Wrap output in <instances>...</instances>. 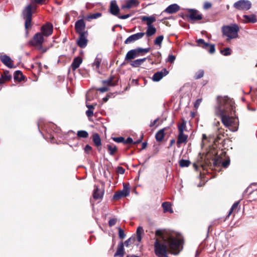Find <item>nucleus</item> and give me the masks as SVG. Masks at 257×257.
Returning <instances> with one entry per match:
<instances>
[{"label": "nucleus", "instance_id": "nucleus-1", "mask_svg": "<svg viewBox=\"0 0 257 257\" xmlns=\"http://www.w3.org/2000/svg\"><path fill=\"white\" fill-rule=\"evenodd\" d=\"M155 234L159 236L155 239L154 244V252L157 256L168 257V250H179L182 241L174 233L163 234L162 230H157Z\"/></svg>", "mask_w": 257, "mask_h": 257}, {"label": "nucleus", "instance_id": "nucleus-2", "mask_svg": "<svg viewBox=\"0 0 257 257\" xmlns=\"http://www.w3.org/2000/svg\"><path fill=\"white\" fill-rule=\"evenodd\" d=\"M214 109L216 112H235V102L233 99L227 96H217Z\"/></svg>", "mask_w": 257, "mask_h": 257}, {"label": "nucleus", "instance_id": "nucleus-3", "mask_svg": "<svg viewBox=\"0 0 257 257\" xmlns=\"http://www.w3.org/2000/svg\"><path fill=\"white\" fill-rule=\"evenodd\" d=\"M221 30L223 35L226 37L227 41L238 37V33L239 31V27L235 24L223 26Z\"/></svg>", "mask_w": 257, "mask_h": 257}, {"label": "nucleus", "instance_id": "nucleus-4", "mask_svg": "<svg viewBox=\"0 0 257 257\" xmlns=\"http://www.w3.org/2000/svg\"><path fill=\"white\" fill-rule=\"evenodd\" d=\"M223 124L227 126H230L232 127L231 131L235 132L238 129V118L235 116L230 115L229 113H219Z\"/></svg>", "mask_w": 257, "mask_h": 257}, {"label": "nucleus", "instance_id": "nucleus-5", "mask_svg": "<svg viewBox=\"0 0 257 257\" xmlns=\"http://www.w3.org/2000/svg\"><path fill=\"white\" fill-rule=\"evenodd\" d=\"M44 38L45 37L41 33H37L33 36V39L30 41V43L32 45L37 47L42 52H45L46 49H44L42 47V44L45 41Z\"/></svg>", "mask_w": 257, "mask_h": 257}, {"label": "nucleus", "instance_id": "nucleus-6", "mask_svg": "<svg viewBox=\"0 0 257 257\" xmlns=\"http://www.w3.org/2000/svg\"><path fill=\"white\" fill-rule=\"evenodd\" d=\"M149 48L144 49L142 48H138L131 50L126 53L125 59L126 60H129L134 59L136 57L139 56L141 53H147L149 51Z\"/></svg>", "mask_w": 257, "mask_h": 257}, {"label": "nucleus", "instance_id": "nucleus-7", "mask_svg": "<svg viewBox=\"0 0 257 257\" xmlns=\"http://www.w3.org/2000/svg\"><path fill=\"white\" fill-rule=\"evenodd\" d=\"M251 3L247 0H239L235 2L233 7L239 11H247L250 9Z\"/></svg>", "mask_w": 257, "mask_h": 257}, {"label": "nucleus", "instance_id": "nucleus-8", "mask_svg": "<svg viewBox=\"0 0 257 257\" xmlns=\"http://www.w3.org/2000/svg\"><path fill=\"white\" fill-rule=\"evenodd\" d=\"M23 14L26 19L25 23V27L26 30L30 28L31 27V20H32V7L31 6H28L26 7L23 11Z\"/></svg>", "mask_w": 257, "mask_h": 257}, {"label": "nucleus", "instance_id": "nucleus-9", "mask_svg": "<svg viewBox=\"0 0 257 257\" xmlns=\"http://www.w3.org/2000/svg\"><path fill=\"white\" fill-rule=\"evenodd\" d=\"M196 42L199 46L206 49L210 54L214 53L215 51L214 45H210L209 44L206 43L202 39L197 40Z\"/></svg>", "mask_w": 257, "mask_h": 257}, {"label": "nucleus", "instance_id": "nucleus-10", "mask_svg": "<svg viewBox=\"0 0 257 257\" xmlns=\"http://www.w3.org/2000/svg\"><path fill=\"white\" fill-rule=\"evenodd\" d=\"M188 12L189 14L187 15V17L192 21L200 20L202 18V15L200 14L196 10L188 9Z\"/></svg>", "mask_w": 257, "mask_h": 257}, {"label": "nucleus", "instance_id": "nucleus-11", "mask_svg": "<svg viewBox=\"0 0 257 257\" xmlns=\"http://www.w3.org/2000/svg\"><path fill=\"white\" fill-rule=\"evenodd\" d=\"M130 194V188L127 185H123V188L122 190L115 193L113 198L115 200H117L121 197H124L128 196Z\"/></svg>", "mask_w": 257, "mask_h": 257}, {"label": "nucleus", "instance_id": "nucleus-12", "mask_svg": "<svg viewBox=\"0 0 257 257\" xmlns=\"http://www.w3.org/2000/svg\"><path fill=\"white\" fill-rule=\"evenodd\" d=\"M85 24L82 19L79 20L75 23V29L76 33L79 34L87 33V31H85Z\"/></svg>", "mask_w": 257, "mask_h": 257}, {"label": "nucleus", "instance_id": "nucleus-13", "mask_svg": "<svg viewBox=\"0 0 257 257\" xmlns=\"http://www.w3.org/2000/svg\"><path fill=\"white\" fill-rule=\"evenodd\" d=\"M145 33L144 32L138 33L129 36L124 41V44H128L142 39Z\"/></svg>", "mask_w": 257, "mask_h": 257}, {"label": "nucleus", "instance_id": "nucleus-14", "mask_svg": "<svg viewBox=\"0 0 257 257\" xmlns=\"http://www.w3.org/2000/svg\"><path fill=\"white\" fill-rule=\"evenodd\" d=\"M53 30L52 25L50 23H47L41 27V32L40 33H41L45 37H47L52 34Z\"/></svg>", "mask_w": 257, "mask_h": 257}, {"label": "nucleus", "instance_id": "nucleus-15", "mask_svg": "<svg viewBox=\"0 0 257 257\" xmlns=\"http://www.w3.org/2000/svg\"><path fill=\"white\" fill-rule=\"evenodd\" d=\"M180 10V6L176 4H174L169 6L165 10H164L161 13V15H163L165 13L168 14H173L177 13Z\"/></svg>", "mask_w": 257, "mask_h": 257}, {"label": "nucleus", "instance_id": "nucleus-16", "mask_svg": "<svg viewBox=\"0 0 257 257\" xmlns=\"http://www.w3.org/2000/svg\"><path fill=\"white\" fill-rule=\"evenodd\" d=\"M87 35L88 33L79 34V38L77 40V44L80 48H83L87 46L88 42L87 39Z\"/></svg>", "mask_w": 257, "mask_h": 257}, {"label": "nucleus", "instance_id": "nucleus-17", "mask_svg": "<svg viewBox=\"0 0 257 257\" xmlns=\"http://www.w3.org/2000/svg\"><path fill=\"white\" fill-rule=\"evenodd\" d=\"M169 72L166 69H163L161 71L157 72L152 76V80L155 82L159 81L163 77L166 76Z\"/></svg>", "mask_w": 257, "mask_h": 257}, {"label": "nucleus", "instance_id": "nucleus-18", "mask_svg": "<svg viewBox=\"0 0 257 257\" xmlns=\"http://www.w3.org/2000/svg\"><path fill=\"white\" fill-rule=\"evenodd\" d=\"M141 19L142 22H146L147 27L153 26L152 24L156 21L155 15H152L150 17L143 16L141 17Z\"/></svg>", "mask_w": 257, "mask_h": 257}, {"label": "nucleus", "instance_id": "nucleus-19", "mask_svg": "<svg viewBox=\"0 0 257 257\" xmlns=\"http://www.w3.org/2000/svg\"><path fill=\"white\" fill-rule=\"evenodd\" d=\"M0 59L1 61L8 67L12 68L13 67L12 60L9 56L6 55H2L0 57Z\"/></svg>", "mask_w": 257, "mask_h": 257}, {"label": "nucleus", "instance_id": "nucleus-20", "mask_svg": "<svg viewBox=\"0 0 257 257\" xmlns=\"http://www.w3.org/2000/svg\"><path fill=\"white\" fill-rule=\"evenodd\" d=\"M124 254V244L122 242H120L117 245L116 251L114 257H123Z\"/></svg>", "mask_w": 257, "mask_h": 257}, {"label": "nucleus", "instance_id": "nucleus-21", "mask_svg": "<svg viewBox=\"0 0 257 257\" xmlns=\"http://www.w3.org/2000/svg\"><path fill=\"white\" fill-rule=\"evenodd\" d=\"M93 94V92L91 90L87 92L86 95V106L88 109L85 112H92L94 109V105L93 104H89L88 101L90 100V97Z\"/></svg>", "mask_w": 257, "mask_h": 257}, {"label": "nucleus", "instance_id": "nucleus-22", "mask_svg": "<svg viewBox=\"0 0 257 257\" xmlns=\"http://www.w3.org/2000/svg\"><path fill=\"white\" fill-rule=\"evenodd\" d=\"M110 13L115 16H116L119 12V8L116 4L115 1H112L110 3Z\"/></svg>", "mask_w": 257, "mask_h": 257}, {"label": "nucleus", "instance_id": "nucleus-23", "mask_svg": "<svg viewBox=\"0 0 257 257\" xmlns=\"http://www.w3.org/2000/svg\"><path fill=\"white\" fill-rule=\"evenodd\" d=\"M94 189L93 193V197L95 199L102 198L103 195V192L100 190L97 186H94Z\"/></svg>", "mask_w": 257, "mask_h": 257}, {"label": "nucleus", "instance_id": "nucleus-24", "mask_svg": "<svg viewBox=\"0 0 257 257\" xmlns=\"http://www.w3.org/2000/svg\"><path fill=\"white\" fill-rule=\"evenodd\" d=\"M82 62V60L80 57H78L75 58L71 64V68L73 71H75L77 68H78Z\"/></svg>", "mask_w": 257, "mask_h": 257}, {"label": "nucleus", "instance_id": "nucleus-25", "mask_svg": "<svg viewBox=\"0 0 257 257\" xmlns=\"http://www.w3.org/2000/svg\"><path fill=\"white\" fill-rule=\"evenodd\" d=\"M243 22L244 23H254L256 22V19L255 16L254 15H243Z\"/></svg>", "mask_w": 257, "mask_h": 257}, {"label": "nucleus", "instance_id": "nucleus-26", "mask_svg": "<svg viewBox=\"0 0 257 257\" xmlns=\"http://www.w3.org/2000/svg\"><path fill=\"white\" fill-rule=\"evenodd\" d=\"M138 5L137 0H127L126 4L122 6V9H130Z\"/></svg>", "mask_w": 257, "mask_h": 257}, {"label": "nucleus", "instance_id": "nucleus-27", "mask_svg": "<svg viewBox=\"0 0 257 257\" xmlns=\"http://www.w3.org/2000/svg\"><path fill=\"white\" fill-rule=\"evenodd\" d=\"M188 138V136L185 135L184 133H179L177 143V144H181L186 142Z\"/></svg>", "mask_w": 257, "mask_h": 257}, {"label": "nucleus", "instance_id": "nucleus-28", "mask_svg": "<svg viewBox=\"0 0 257 257\" xmlns=\"http://www.w3.org/2000/svg\"><path fill=\"white\" fill-rule=\"evenodd\" d=\"M166 128H164L163 129L159 130L156 133L155 135V138L158 142H161L163 140L165 136L164 132Z\"/></svg>", "mask_w": 257, "mask_h": 257}, {"label": "nucleus", "instance_id": "nucleus-29", "mask_svg": "<svg viewBox=\"0 0 257 257\" xmlns=\"http://www.w3.org/2000/svg\"><path fill=\"white\" fill-rule=\"evenodd\" d=\"M162 207L163 208L164 212L166 213L169 212L171 213L173 212V211L171 207V204L170 202H164L162 203Z\"/></svg>", "mask_w": 257, "mask_h": 257}, {"label": "nucleus", "instance_id": "nucleus-30", "mask_svg": "<svg viewBox=\"0 0 257 257\" xmlns=\"http://www.w3.org/2000/svg\"><path fill=\"white\" fill-rule=\"evenodd\" d=\"M106 148L108 149L109 155L111 156L114 155L117 151V147L113 144L107 145Z\"/></svg>", "mask_w": 257, "mask_h": 257}, {"label": "nucleus", "instance_id": "nucleus-31", "mask_svg": "<svg viewBox=\"0 0 257 257\" xmlns=\"http://www.w3.org/2000/svg\"><path fill=\"white\" fill-rule=\"evenodd\" d=\"M156 31V29L154 26L147 27L145 34H146L147 37H149L154 35Z\"/></svg>", "mask_w": 257, "mask_h": 257}, {"label": "nucleus", "instance_id": "nucleus-32", "mask_svg": "<svg viewBox=\"0 0 257 257\" xmlns=\"http://www.w3.org/2000/svg\"><path fill=\"white\" fill-rule=\"evenodd\" d=\"M146 58L138 59L133 61L131 63V65L134 67H138L140 66L144 61H145Z\"/></svg>", "mask_w": 257, "mask_h": 257}, {"label": "nucleus", "instance_id": "nucleus-33", "mask_svg": "<svg viewBox=\"0 0 257 257\" xmlns=\"http://www.w3.org/2000/svg\"><path fill=\"white\" fill-rule=\"evenodd\" d=\"M92 140L97 147L101 146V139L98 134H95L92 136Z\"/></svg>", "mask_w": 257, "mask_h": 257}, {"label": "nucleus", "instance_id": "nucleus-34", "mask_svg": "<svg viewBox=\"0 0 257 257\" xmlns=\"http://www.w3.org/2000/svg\"><path fill=\"white\" fill-rule=\"evenodd\" d=\"M144 233V230L142 226H139L137 230V239L138 242L142 240V235Z\"/></svg>", "mask_w": 257, "mask_h": 257}, {"label": "nucleus", "instance_id": "nucleus-35", "mask_svg": "<svg viewBox=\"0 0 257 257\" xmlns=\"http://www.w3.org/2000/svg\"><path fill=\"white\" fill-rule=\"evenodd\" d=\"M24 78V75H23L21 71L18 70L16 71L14 74V79L16 80H18L19 81H22Z\"/></svg>", "mask_w": 257, "mask_h": 257}, {"label": "nucleus", "instance_id": "nucleus-36", "mask_svg": "<svg viewBox=\"0 0 257 257\" xmlns=\"http://www.w3.org/2000/svg\"><path fill=\"white\" fill-rule=\"evenodd\" d=\"M4 82L10 80L12 78L11 75L9 74L8 71H5L1 77Z\"/></svg>", "mask_w": 257, "mask_h": 257}, {"label": "nucleus", "instance_id": "nucleus-37", "mask_svg": "<svg viewBox=\"0 0 257 257\" xmlns=\"http://www.w3.org/2000/svg\"><path fill=\"white\" fill-rule=\"evenodd\" d=\"M101 58L99 57L98 56H97L94 62L92 64L93 66L95 67L96 69H98L99 68L100 63L101 62Z\"/></svg>", "mask_w": 257, "mask_h": 257}, {"label": "nucleus", "instance_id": "nucleus-38", "mask_svg": "<svg viewBox=\"0 0 257 257\" xmlns=\"http://www.w3.org/2000/svg\"><path fill=\"white\" fill-rule=\"evenodd\" d=\"M190 164V162L187 160L182 159L179 161V165L181 167H187Z\"/></svg>", "mask_w": 257, "mask_h": 257}, {"label": "nucleus", "instance_id": "nucleus-39", "mask_svg": "<svg viewBox=\"0 0 257 257\" xmlns=\"http://www.w3.org/2000/svg\"><path fill=\"white\" fill-rule=\"evenodd\" d=\"M77 135L79 138H86L88 137V133L85 131H79L77 132Z\"/></svg>", "mask_w": 257, "mask_h": 257}, {"label": "nucleus", "instance_id": "nucleus-40", "mask_svg": "<svg viewBox=\"0 0 257 257\" xmlns=\"http://www.w3.org/2000/svg\"><path fill=\"white\" fill-rule=\"evenodd\" d=\"M87 115L88 118L89 120L92 122H96L98 119L96 118L95 116V113H86Z\"/></svg>", "mask_w": 257, "mask_h": 257}, {"label": "nucleus", "instance_id": "nucleus-41", "mask_svg": "<svg viewBox=\"0 0 257 257\" xmlns=\"http://www.w3.org/2000/svg\"><path fill=\"white\" fill-rule=\"evenodd\" d=\"M163 39H164V37L163 35H161V36H159V37H157L154 41L155 45L161 46L162 41L163 40Z\"/></svg>", "mask_w": 257, "mask_h": 257}, {"label": "nucleus", "instance_id": "nucleus-42", "mask_svg": "<svg viewBox=\"0 0 257 257\" xmlns=\"http://www.w3.org/2000/svg\"><path fill=\"white\" fill-rule=\"evenodd\" d=\"M186 121L183 120L182 122L178 126L179 133H184V131L186 128Z\"/></svg>", "mask_w": 257, "mask_h": 257}, {"label": "nucleus", "instance_id": "nucleus-43", "mask_svg": "<svg viewBox=\"0 0 257 257\" xmlns=\"http://www.w3.org/2000/svg\"><path fill=\"white\" fill-rule=\"evenodd\" d=\"M231 50L229 48H226L220 51V53L224 56H229L231 54Z\"/></svg>", "mask_w": 257, "mask_h": 257}, {"label": "nucleus", "instance_id": "nucleus-44", "mask_svg": "<svg viewBox=\"0 0 257 257\" xmlns=\"http://www.w3.org/2000/svg\"><path fill=\"white\" fill-rule=\"evenodd\" d=\"M101 16V14L100 13H97L95 14H93L89 16H88L87 17V19H96L99 17Z\"/></svg>", "mask_w": 257, "mask_h": 257}, {"label": "nucleus", "instance_id": "nucleus-45", "mask_svg": "<svg viewBox=\"0 0 257 257\" xmlns=\"http://www.w3.org/2000/svg\"><path fill=\"white\" fill-rule=\"evenodd\" d=\"M238 204H239L238 202H236L232 205V207H231V208L228 212V216H230L231 215V214L232 213L233 210L234 209H236L238 207Z\"/></svg>", "mask_w": 257, "mask_h": 257}, {"label": "nucleus", "instance_id": "nucleus-46", "mask_svg": "<svg viewBox=\"0 0 257 257\" xmlns=\"http://www.w3.org/2000/svg\"><path fill=\"white\" fill-rule=\"evenodd\" d=\"M175 59L176 57L174 55H169L168 57V58L166 59V62L173 63L175 61Z\"/></svg>", "mask_w": 257, "mask_h": 257}, {"label": "nucleus", "instance_id": "nucleus-47", "mask_svg": "<svg viewBox=\"0 0 257 257\" xmlns=\"http://www.w3.org/2000/svg\"><path fill=\"white\" fill-rule=\"evenodd\" d=\"M204 75V71L202 70L198 71L195 76V79H198L202 78Z\"/></svg>", "mask_w": 257, "mask_h": 257}, {"label": "nucleus", "instance_id": "nucleus-48", "mask_svg": "<svg viewBox=\"0 0 257 257\" xmlns=\"http://www.w3.org/2000/svg\"><path fill=\"white\" fill-rule=\"evenodd\" d=\"M202 100V98L197 99L194 103V107L195 109H198Z\"/></svg>", "mask_w": 257, "mask_h": 257}, {"label": "nucleus", "instance_id": "nucleus-49", "mask_svg": "<svg viewBox=\"0 0 257 257\" xmlns=\"http://www.w3.org/2000/svg\"><path fill=\"white\" fill-rule=\"evenodd\" d=\"M112 139L113 140V141H114V142H115L116 143H123L124 138L122 137H114V138H112Z\"/></svg>", "mask_w": 257, "mask_h": 257}, {"label": "nucleus", "instance_id": "nucleus-50", "mask_svg": "<svg viewBox=\"0 0 257 257\" xmlns=\"http://www.w3.org/2000/svg\"><path fill=\"white\" fill-rule=\"evenodd\" d=\"M118 236L120 238L123 239L125 237V234L123 230L121 228H118Z\"/></svg>", "mask_w": 257, "mask_h": 257}, {"label": "nucleus", "instance_id": "nucleus-51", "mask_svg": "<svg viewBox=\"0 0 257 257\" xmlns=\"http://www.w3.org/2000/svg\"><path fill=\"white\" fill-rule=\"evenodd\" d=\"M212 7L211 3L208 2H205L203 5V9L205 10H208Z\"/></svg>", "mask_w": 257, "mask_h": 257}, {"label": "nucleus", "instance_id": "nucleus-52", "mask_svg": "<svg viewBox=\"0 0 257 257\" xmlns=\"http://www.w3.org/2000/svg\"><path fill=\"white\" fill-rule=\"evenodd\" d=\"M123 144H134V141L132 138L128 137L126 140L124 139Z\"/></svg>", "mask_w": 257, "mask_h": 257}, {"label": "nucleus", "instance_id": "nucleus-53", "mask_svg": "<svg viewBox=\"0 0 257 257\" xmlns=\"http://www.w3.org/2000/svg\"><path fill=\"white\" fill-rule=\"evenodd\" d=\"M102 83L104 85H107V86H112L113 85L112 80L111 79H108L106 80H104L102 81Z\"/></svg>", "mask_w": 257, "mask_h": 257}, {"label": "nucleus", "instance_id": "nucleus-54", "mask_svg": "<svg viewBox=\"0 0 257 257\" xmlns=\"http://www.w3.org/2000/svg\"><path fill=\"white\" fill-rule=\"evenodd\" d=\"M116 222V218L110 219L108 222L109 226H112L115 224Z\"/></svg>", "mask_w": 257, "mask_h": 257}, {"label": "nucleus", "instance_id": "nucleus-55", "mask_svg": "<svg viewBox=\"0 0 257 257\" xmlns=\"http://www.w3.org/2000/svg\"><path fill=\"white\" fill-rule=\"evenodd\" d=\"M97 90L102 93H103V92L107 91L108 90V89L107 87L104 86L102 87L99 88Z\"/></svg>", "mask_w": 257, "mask_h": 257}, {"label": "nucleus", "instance_id": "nucleus-56", "mask_svg": "<svg viewBox=\"0 0 257 257\" xmlns=\"http://www.w3.org/2000/svg\"><path fill=\"white\" fill-rule=\"evenodd\" d=\"M92 148L89 145H86L84 148L85 152L86 153H89V152L91 150Z\"/></svg>", "mask_w": 257, "mask_h": 257}, {"label": "nucleus", "instance_id": "nucleus-57", "mask_svg": "<svg viewBox=\"0 0 257 257\" xmlns=\"http://www.w3.org/2000/svg\"><path fill=\"white\" fill-rule=\"evenodd\" d=\"M48 0H34V2L37 4H44L47 3Z\"/></svg>", "mask_w": 257, "mask_h": 257}, {"label": "nucleus", "instance_id": "nucleus-58", "mask_svg": "<svg viewBox=\"0 0 257 257\" xmlns=\"http://www.w3.org/2000/svg\"><path fill=\"white\" fill-rule=\"evenodd\" d=\"M131 243V238H128L127 239L125 242L123 243L124 245H125L126 247H128Z\"/></svg>", "mask_w": 257, "mask_h": 257}, {"label": "nucleus", "instance_id": "nucleus-59", "mask_svg": "<svg viewBox=\"0 0 257 257\" xmlns=\"http://www.w3.org/2000/svg\"><path fill=\"white\" fill-rule=\"evenodd\" d=\"M143 135H141V136H140V138L139 140H138L137 141H134V144H140L142 140H143Z\"/></svg>", "mask_w": 257, "mask_h": 257}, {"label": "nucleus", "instance_id": "nucleus-60", "mask_svg": "<svg viewBox=\"0 0 257 257\" xmlns=\"http://www.w3.org/2000/svg\"><path fill=\"white\" fill-rule=\"evenodd\" d=\"M131 16L130 14H126L122 16H118V18L120 19H126Z\"/></svg>", "mask_w": 257, "mask_h": 257}, {"label": "nucleus", "instance_id": "nucleus-61", "mask_svg": "<svg viewBox=\"0 0 257 257\" xmlns=\"http://www.w3.org/2000/svg\"><path fill=\"white\" fill-rule=\"evenodd\" d=\"M229 164V161L226 160L222 162V165L223 167L226 168Z\"/></svg>", "mask_w": 257, "mask_h": 257}, {"label": "nucleus", "instance_id": "nucleus-62", "mask_svg": "<svg viewBox=\"0 0 257 257\" xmlns=\"http://www.w3.org/2000/svg\"><path fill=\"white\" fill-rule=\"evenodd\" d=\"M118 172L119 173L121 174H123L124 173L125 170L121 167H118Z\"/></svg>", "mask_w": 257, "mask_h": 257}, {"label": "nucleus", "instance_id": "nucleus-63", "mask_svg": "<svg viewBox=\"0 0 257 257\" xmlns=\"http://www.w3.org/2000/svg\"><path fill=\"white\" fill-rule=\"evenodd\" d=\"M158 120H159L158 118H157L155 120L151 121V123L150 124V126L152 127V126H154L157 123Z\"/></svg>", "mask_w": 257, "mask_h": 257}, {"label": "nucleus", "instance_id": "nucleus-64", "mask_svg": "<svg viewBox=\"0 0 257 257\" xmlns=\"http://www.w3.org/2000/svg\"><path fill=\"white\" fill-rule=\"evenodd\" d=\"M142 149H145L146 148L147 146V142H143L142 145Z\"/></svg>", "mask_w": 257, "mask_h": 257}]
</instances>
